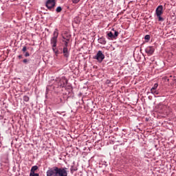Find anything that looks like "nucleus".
Masks as SVG:
<instances>
[{"label":"nucleus","mask_w":176,"mask_h":176,"mask_svg":"<svg viewBox=\"0 0 176 176\" xmlns=\"http://www.w3.org/2000/svg\"><path fill=\"white\" fill-rule=\"evenodd\" d=\"M68 168L53 166L47 170V176H68Z\"/></svg>","instance_id":"obj_1"},{"label":"nucleus","mask_w":176,"mask_h":176,"mask_svg":"<svg viewBox=\"0 0 176 176\" xmlns=\"http://www.w3.org/2000/svg\"><path fill=\"white\" fill-rule=\"evenodd\" d=\"M155 14L158 19V21H164V18L162 17L163 14V6H159L156 8Z\"/></svg>","instance_id":"obj_2"},{"label":"nucleus","mask_w":176,"mask_h":176,"mask_svg":"<svg viewBox=\"0 0 176 176\" xmlns=\"http://www.w3.org/2000/svg\"><path fill=\"white\" fill-rule=\"evenodd\" d=\"M94 60H97L98 63H102L105 58V55L102 53V51L99 50L95 56H93Z\"/></svg>","instance_id":"obj_3"},{"label":"nucleus","mask_w":176,"mask_h":176,"mask_svg":"<svg viewBox=\"0 0 176 176\" xmlns=\"http://www.w3.org/2000/svg\"><path fill=\"white\" fill-rule=\"evenodd\" d=\"M45 6L51 12H54V8L56 6V0H47L45 2Z\"/></svg>","instance_id":"obj_4"},{"label":"nucleus","mask_w":176,"mask_h":176,"mask_svg":"<svg viewBox=\"0 0 176 176\" xmlns=\"http://www.w3.org/2000/svg\"><path fill=\"white\" fill-rule=\"evenodd\" d=\"M58 36V33H57V32H54V36L51 38V45L52 47H56Z\"/></svg>","instance_id":"obj_5"},{"label":"nucleus","mask_w":176,"mask_h":176,"mask_svg":"<svg viewBox=\"0 0 176 176\" xmlns=\"http://www.w3.org/2000/svg\"><path fill=\"white\" fill-rule=\"evenodd\" d=\"M145 52L146 53V54L148 56H152V54H153V53H155V47H153L152 46H148V47H146Z\"/></svg>","instance_id":"obj_6"},{"label":"nucleus","mask_w":176,"mask_h":176,"mask_svg":"<svg viewBox=\"0 0 176 176\" xmlns=\"http://www.w3.org/2000/svg\"><path fill=\"white\" fill-rule=\"evenodd\" d=\"M67 83H68V80H67L65 78H63L58 82V86H60V87H65Z\"/></svg>","instance_id":"obj_7"},{"label":"nucleus","mask_w":176,"mask_h":176,"mask_svg":"<svg viewBox=\"0 0 176 176\" xmlns=\"http://www.w3.org/2000/svg\"><path fill=\"white\" fill-rule=\"evenodd\" d=\"M63 56L65 58H68V57H69V50H68V47H63Z\"/></svg>","instance_id":"obj_8"},{"label":"nucleus","mask_w":176,"mask_h":176,"mask_svg":"<svg viewBox=\"0 0 176 176\" xmlns=\"http://www.w3.org/2000/svg\"><path fill=\"white\" fill-rule=\"evenodd\" d=\"M98 41V43H100V45H107V41L104 37L99 38Z\"/></svg>","instance_id":"obj_9"},{"label":"nucleus","mask_w":176,"mask_h":176,"mask_svg":"<svg viewBox=\"0 0 176 176\" xmlns=\"http://www.w3.org/2000/svg\"><path fill=\"white\" fill-rule=\"evenodd\" d=\"M56 104H65V99L64 98H58Z\"/></svg>","instance_id":"obj_10"},{"label":"nucleus","mask_w":176,"mask_h":176,"mask_svg":"<svg viewBox=\"0 0 176 176\" xmlns=\"http://www.w3.org/2000/svg\"><path fill=\"white\" fill-rule=\"evenodd\" d=\"M107 39L110 40V39H115V37L113 36V33H112V32H109L107 34Z\"/></svg>","instance_id":"obj_11"},{"label":"nucleus","mask_w":176,"mask_h":176,"mask_svg":"<svg viewBox=\"0 0 176 176\" xmlns=\"http://www.w3.org/2000/svg\"><path fill=\"white\" fill-rule=\"evenodd\" d=\"M112 31H114L113 36H114V39H116V38H118V36H119V32L115 30L114 28L112 29Z\"/></svg>","instance_id":"obj_12"},{"label":"nucleus","mask_w":176,"mask_h":176,"mask_svg":"<svg viewBox=\"0 0 176 176\" xmlns=\"http://www.w3.org/2000/svg\"><path fill=\"white\" fill-rule=\"evenodd\" d=\"M63 39H65V45L63 47H68V42H69V38H65V37H63Z\"/></svg>","instance_id":"obj_13"},{"label":"nucleus","mask_w":176,"mask_h":176,"mask_svg":"<svg viewBox=\"0 0 176 176\" xmlns=\"http://www.w3.org/2000/svg\"><path fill=\"white\" fill-rule=\"evenodd\" d=\"M38 170V166H34L32 167L30 173H35Z\"/></svg>","instance_id":"obj_14"},{"label":"nucleus","mask_w":176,"mask_h":176,"mask_svg":"<svg viewBox=\"0 0 176 176\" xmlns=\"http://www.w3.org/2000/svg\"><path fill=\"white\" fill-rule=\"evenodd\" d=\"M23 100L25 102H28L30 101V97H28L27 96H24L23 98Z\"/></svg>","instance_id":"obj_15"},{"label":"nucleus","mask_w":176,"mask_h":176,"mask_svg":"<svg viewBox=\"0 0 176 176\" xmlns=\"http://www.w3.org/2000/svg\"><path fill=\"white\" fill-rule=\"evenodd\" d=\"M151 94H154L155 96H157L159 94V91H156V89L155 90H152L151 89Z\"/></svg>","instance_id":"obj_16"},{"label":"nucleus","mask_w":176,"mask_h":176,"mask_svg":"<svg viewBox=\"0 0 176 176\" xmlns=\"http://www.w3.org/2000/svg\"><path fill=\"white\" fill-rule=\"evenodd\" d=\"M70 170H71V173L74 171H78V168H76V166H72Z\"/></svg>","instance_id":"obj_17"},{"label":"nucleus","mask_w":176,"mask_h":176,"mask_svg":"<svg viewBox=\"0 0 176 176\" xmlns=\"http://www.w3.org/2000/svg\"><path fill=\"white\" fill-rule=\"evenodd\" d=\"M61 10H63V8H61V6H58V7H57V8L56 9V13H60V12H61Z\"/></svg>","instance_id":"obj_18"},{"label":"nucleus","mask_w":176,"mask_h":176,"mask_svg":"<svg viewBox=\"0 0 176 176\" xmlns=\"http://www.w3.org/2000/svg\"><path fill=\"white\" fill-rule=\"evenodd\" d=\"M158 86H159V84H157V83L154 84L153 87L151 89V90H156V89H157Z\"/></svg>","instance_id":"obj_19"},{"label":"nucleus","mask_w":176,"mask_h":176,"mask_svg":"<svg viewBox=\"0 0 176 176\" xmlns=\"http://www.w3.org/2000/svg\"><path fill=\"white\" fill-rule=\"evenodd\" d=\"M53 52L55 53V54H58V50L55 47H52Z\"/></svg>","instance_id":"obj_20"},{"label":"nucleus","mask_w":176,"mask_h":176,"mask_svg":"<svg viewBox=\"0 0 176 176\" xmlns=\"http://www.w3.org/2000/svg\"><path fill=\"white\" fill-rule=\"evenodd\" d=\"M30 176H39V174L35 173V172H30Z\"/></svg>","instance_id":"obj_21"},{"label":"nucleus","mask_w":176,"mask_h":176,"mask_svg":"<svg viewBox=\"0 0 176 176\" xmlns=\"http://www.w3.org/2000/svg\"><path fill=\"white\" fill-rule=\"evenodd\" d=\"M144 39L146 41H149V39H151V36L149 34H146L145 36H144Z\"/></svg>","instance_id":"obj_22"},{"label":"nucleus","mask_w":176,"mask_h":176,"mask_svg":"<svg viewBox=\"0 0 176 176\" xmlns=\"http://www.w3.org/2000/svg\"><path fill=\"white\" fill-rule=\"evenodd\" d=\"M22 52H23V53H25V52H27V47L24 46V47H23V49H22Z\"/></svg>","instance_id":"obj_23"},{"label":"nucleus","mask_w":176,"mask_h":176,"mask_svg":"<svg viewBox=\"0 0 176 176\" xmlns=\"http://www.w3.org/2000/svg\"><path fill=\"white\" fill-rule=\"evenodd\" d=\"M23 63L24 64H28V59H27V58L23 59Z\"/></svg>","instance_id":"obj_24"},{"label":"nucleus","mask_w":176,"mask_h":176,"mask_svg":"<svg viewBox=\"0 0 176 176\" xmlns=\"http://www.w3.org/2000/svg\"><path fill=\"white\" fill-rule=\"evenodd\" d=\"M105 83L106 85H111V80H107Z\"/></svg>","instance_id":"obj_25"},{"label":"nucleus","mask_w":176,"mask_h":176,"mask_svg":"<svg viewBox=\"0 0 176 176\" xmlns=\"http://www.w3.org/2000/svg\"><path fill=\"white\" fill-rule=\"evenodd\" d=\"M25 57H30V53L29 52H25Z\"/></svg>","instance_id":"obj_26"},{"label":"nucleus","mask_w":176,"mask_h":176,"mask_svg":"<svg viewBox=\"0 0 176 176\" xmlns=\"http://www.w3.org/2000/svg\"><path fill=\"white\" fill-rule=\"evenodd\" d=\"M80 0H73V3H78Z\"/></svg>","instance_id":"obj_27"},{"label":"nucleus","mask_w":176,"mask_h":176,"mask_svg":"<svg viewBox=\"0 0 176 176\" xmlns=\"http://www.w3.org/2000/svg\"><path fill=\"white\" fill-rule=\"evenodd\" d=\"M19 58H23V55L18 56Z\"/></svg>","instance_id":"obj_28"},{"label":"nucleus","mask_w":176,"mask_h":176,"mask_svg":"<svg viewBox=\"0 0 176 176\" xmlns=\"http://www.w3.org/2000/svg\"><path fill=\"white\" fill-rule=\"evenodd\" d=\"M45 96H47V90H46V92H45Z\"/></svg>","instance_id":"obj_29"},{"label":"nucleus","mask_w":176,"mask_h":176,"mask_svg":"<svg viewBox=\"0 0 176 176\" xmlns=\"http://www.w3.org/2000/svg\"><path fill=\"white\" fill-rule=\"evenodd\" d=\"M0 148H1V143H0Z\"/></svg>","instance_id":"obj_30"}]
</instances>
